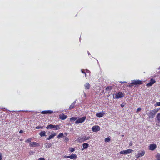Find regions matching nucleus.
I'll use <instances>...</instances> for the list:
<instances>
[{
	"instance_id": "obj_1",
	"label": "nucleus",
	"mask_w": 160,
	"mask_h": 160,
	"mask_svg": "<svg viewBox=\"0 0 160 160\" xmlns=\"http://www.w3.org/2000/svg\"><path fill=\"white\" fill-rule=\"evenodd\" d=\"M160 110V108H158L152 110H151L148 113V115L150 118H153L156 113Z\"/></svg>"
},
{
	"instance_id": "obj_2",
	"label": "nucleus",
	"mask_w": 160,
	"mask_h": 160,
	"mask_svg": "<svg viewBox=\"0 0 160 160\" xmlns=\"http://www.w3.org/2000/svg\"><path fill=\"white\" fill-rule=\"evenodd\" d=\"M90 138V137L88 136L84 135L82 137H79L77 139V141L81 143L84 141L89 140Z\"/></svg>"
},
{
	"instance_id": "obj_3",
	"label": "nucleus",
	"mask_w": 160,
	"mask_h": 160,
	"mask_svg": "<svg viewBox=\"0 0 160 160\" xmlns=\"http://www.w3.org/2000/svg\"><path fill=\"white\" fill-rule=\"evenodd\" d=\"M46 128L47 129H52L54 130H57L60 129V128L59 125H54L52 124H50L48 125L46 127Z\"/></svg>"
},
{
	"instance_id": "obj_4",
	"label": "nucleus",
	"mask_w": 160,
	"mask_h": 160,
	"mask_svg": "<svg viewBox=\"0 0 160 160\" xmlns=\"http://www.w3.org/2000/svg\"><path fill=\"white\" fill-rule=\"evenodd\" d=\"M123 93L122 92H119L116 94H113V98L116 99H119L123 97Z\"/></svg>"
},
{
	"instance_id": "obj_5",
	"label": "nucleus",
	"mask_w": 160,
	"mask_h": 160,
	"mask_svg": "<svg viewBox=\"0 0 160 160\" xmlns=\"http://www.w3.org/2000/svg\"><path fill=\"white\" fill-rule=\"evenodd\" d=\"M133 150L132 149H129L125 150H122L119 152L120 154L126 155L128 154L131 153Z\"/></svg>"
},
{
	"instance_id": "obj_6",
	"label": "nucleus",
	"mask_w": 160,
	"mask_h": 160,
	"mask_svg": "<svg viewBox=\"0 0 160 160\" xmlns=\"http://www.w3.org/2000/svg\"><path fill=\"white\" fill-rule=\"evenodd\" d=\"M138 152L137 154H136L135 155V157L136 158H139L143 156L145 154V152L144 150H142Z\"/></svg>"
},
{
	"instance_id": "obj_7",
	"label": "nucleus",
	"mask_w": 160,
	"mask_h": 160,
	"mask_svg": "<svg viewBox=\"0 0 160 160\" xmlns=\"http://www.w3.org/2000/svg\"><path fill=\"white\" fill-rule=\"evenodd\" d=\"M86 119V117H83L81 118H79L76 120L75 123L76 124H78L83 122Z\"/></svg>"
},
{
	"instance_id": "obj_8",
	"label": "nucleus",
	"mask_w": 160,
	"mask_h": 160,
	"mask_svg": "<svg viewBox=\"0 0 160 160\" xmlns=\"http://www.w3.org/2000/svg\"><path fill=\"white\" fill-rule=\"evenodd\" d=\"M132 83L134 85H137L142 84V81L139 80H133L132 81Z\"/></svg>"
},
{
	"instance_id": "obj_9",
	"label": "nucleus",
	"mask_w": 160,
	"mask_h": 160,
	"mask_svg": "<svg viewBox=\"0 0 160 160\" xmlns=\"http://www.w3.org/2000/svg\"><path fill=\"white\" fill-rule=\"evenodd\" d=\"M92 131L94 132H97L100 130V128L98 125H95L92 128Z\"/></svg>"
},
{
	"instance_id": "obj_10",
	"label": "nucleus",
	"mask_w": 160,
	"mask_h": 160,
	"mask_svg": "<svg viewBox=\"0 0 160 160\" xmlns=\"http://www.w3.org/2000/svg\"><path fill=\"white\" fill-rule=\"evenodd\" d=\"M157 146L155 144H151L149 146L148 148L150 150L153 151L156 148Z\"/></svg>"
},
{
	"instance_id": "obj_11",
	"label": "nucleus",
	"mask_w": 160,
	"mask_h": 160,
	"mask_svg": "<svg viewBox=\"0 0 160 160\" xmlns=\"http://www.w3.org/2000/svg\"><path fill=\"white\" fill-rule=\"evenodd\" d=\"M53 112L51 110H46L43 111L41 112L42 114H49L52 113Z\"/></svg>"
},
{
	"instance_id": "obj_12",
	"label": "nucleus",
	"mask_w": 160,
	"mask_h": 160,
	"mask_svg": "<svg viewBox=\"0 0 160 160\" xmlns=\"http://www.w3.org/2000/svg\"><path fill=\"white\" fill-rule=\"evenodd\" d=\"M156 82V81L155 80L153 79H151L150 80V82L147 84V86L149 87V86H152L153 84L155 82Z\"/></svg>"
},
{
	"instance_id": "obj_13",
	"label": "nucleus",
	"mask_w": 160,
	"mask_h": 160,
	"mask_svg": "<svg viewBox=\"0 0 160 160\" xmlns=\"http://www.w3.org/2000/svg\"><path fill=\"white\" fill-rule=\"evenodd\" d=\"M105 114V112L103 111H102L99 112L97 113L96 114V116L99 118L102 117Z\"/></svg>"
},
{
	"instance_id": "obj_14",
	"label": "nucleus",
	"mask_w": 160,
	"mask_h": 160,
	"mask_svg": "<svg viewBox=\"0 0 160 160\" xmlns=\"http://www.w3.org/2000/svg\"><path fill=\"white\" fill-rule=\"evenodd\" d=\"M56 135V133L54 132H52L51 133V134H50L48 138H47V140H49L51 139H52Z\"/></svg>"
},
{
	"instance_id": "obj_15",
	"label": "nucleus",
	"mask_w": 160,
	"mask_h": 160,
	"mask_svg": "<svg viewBox=\"0 0 160 160\" xmlns=\"http://www.w3.org/2000/svg\"><path fill=\"white\" fill-rule=\"evenodd\" d=\"M69 158L73 160L76 159L77 158V156L76 154H72L70 156Z\"/></svg>"
},
{
	"instance_id": "obj_16",
	"label": "nucleus",
	"mask_w": 160,
	"mask_h": 160,
	"mask_svg": "<svg viewBox=\"0 0 160 160\" xmlns=\"http://www.w3.org/2000/svg\"><path fill=\"white\" fill-rule=\"evenodd\" d=\"M67 116L64 115V114H61L59 115V118L62 120H64L66 119Z\"/></svg>"
},
{
	"instance_id": "obj_17",
	"label": "nucleus",
	"mask_w": 160,
	"mask_h": 160,
	"mask_svg": "<svg viewBox=\"0 0 160 160\" xmlns=\"http://www.w3.org/2000/svg\"><path fill=\"white\" fill-rule=\"evenodd\" d=\"M30 145L32 147H34L38 145V143L36 142H30Z\"/></svg>"
},
{
	"instance_id": "obj_18",
	"label": "nucleus",
	"mask_w": 160,
	"mask_h": 160,
	"mask_svg": "<svg viewBox=\"0 0 160 160\" xmlns=\"http://www.w3.org/2000/svg\"><path fill=\"white\" fill-rule=\"evenodd\" d=\"M84 86L86 89H88L90 88V85L88 83H86Z\"/></svg>"
},
{
	"instance_id": "obj_19",
	"label": "nucleus",
	"mask_w": 160,
	"mask_h": 160,
	"mask_svg": "<svg viewBox=\"0 0 160 160\" xmlns=\"http://www.w3.org/2000/svg\"><path fill=\"white\" fill-rule=\"evenodd\" d=\"M83 149L87 148L89 146V144L87 143H84L82 144Z\"/></svg>"
},
{
	"instance_id": "obj_20",
	"label": "nucleus",
	"mask_w": 160,
	"mask_h": 160,
	"mask_svg": "<svg viewBox=\"0 0 160 160\" xmlns=\"http://www.w3.org/2000/svg\"><path fill=\"white\" fill-rule=\"evenodd\" d=\"M156 118L158 122H160V112L158 113L157 115Z\"/></svg>"
},
{
	"instance_id": "obj_21",
	"label": "nucleus",
	"mask_w": 160,
	"mask_h": 160,
	"mask_svg": "<svg viewBox=\"0 0 160 160\" xmlns=\"http://www.w3.org/2000/svg\"><path fill=\"white\" fill-rule=\"evenodd\" d=\"M75 102H73L70 106L69 107V109H72L74 107L75 105Z\"/></svg>"
},
{
	"instance_id": "obj_22",
	"label": "nucleus",
	"mask_w": 160,
	"mask_h": 160,
	"mask_svg": "<svg viewBox=\"0 0 160 160\" xmlns=\"http://www.w3.org/2000/svg\"><path fill=\"white\" fill-rule=\"evenodd\" d=\"M52 146V144L50 143H47L45 144V147L47 148H50Z\"/></svg>"
},
{
	"instance_id": "obj_23",
	"label": "nucleus",
	"mask_w": 160,
	"mask_h": 160,
	"mask_svg": "<svg viewBox=\"0 0 160 160\" xmlns=\"http://www.w3.org/2000/svg\"><path fill=\"white\" fill-rule=\"evenodd\" d=\"M77 119V117H72L70 118V120L71 121H73L76 120Z\"/></svg>"
},
{
	"instance_id": "obj_24",
	"label": "nucleus",
	"mask_w": 160,
	"mask_h": 160,
	"mask_svg": "<svg viewBox=\"0 0 160 160\" xmlns=\"http://www.w3.org/2000/svg\"><path fill=\"white\" fill-rule=\"evenodd\" d=\"M104 140L105 142H109L110 141V138L109 137H107Z\"/></svg>"
},
{
	"instance_id": "obj_25",
	"label": "nucleus",
	"mask_w": 160,
	"mask_h": 160,
	"mask_svg": "<svg viewBox=\"0 0 160 160\" xmlns=\"http://www.w3.org/2000/svg\"><path fill=\"white\" fill-rule=\"evenodd\" d=\"M46 132L44 131H42L41 132V137L44 136L46 135Z\"/></svg>"
},
{
	"instance_id": "obj_26",
	"label": "nucleus",
	"mask_w": 160,
	"mask_h": 160,
	"mask_svg": "<svg viewBox=\"0 0 160 160\" xmlns=\"http://www.w3.org/2000/svg\"><path fill=\"white\" fill-rule=\"evenodd\" d=\"M63 136V133H61L59 134L58 136V138H62Z\"/></svg>"
},
{
	"instance_id": "obj_27",
	"label": "nucleus",
	"mask_w": 160,
	"mask_h": 160,
	"mask_svg": "<svg viewBox=\"0 0 160 160\" xmlns=\"http://www.w3.org/2000/svg\"><path fill=\"white\" fill-rule=\"evenodd\" d=\"M69 151L71 152H73L75 151V149L72 148H69Z\"/></svg>"
},
{
	"instance_id": "obj_28",
	"label": "nucleus",
	"mask_w": 160,
	"mask_h": 160,
	"mask_svg": "<svg viewBox=\"0 0 160 160\" xmlns=\"http://www.w3.org/2000/svg\"><path fill=\"white\" fill-rule=\"evenodd\" d=\"M155 105V106H160V102H157Z\"/></svg>"
},
{
	"instance_id": "obj_29",
	"label": "nucleus",
	"mask_w": 160,
	"mask_h": 160,
	"mask_svg": "<svg viewBox=\"0 0 160 160\" xmlns=\"http://www.w3.org/2000/svg\"><path fill=\"white\" fill-rule=\"evenodd\" d=\"M134 85L133 83H132V82L130 84H129L128 85H127V86L129 87H132Z\"/></svg>"
},
{
	"instance_id": "obj_30",
	"label": "nucleus",
	"mask_w": 160,
	"mask_h": 160,
	"mask_svg": "<svg viewBox=\"0 0 160 160\" xmlns=\"http://www.w3.org/2000/svg\"><path fill=\"white\" fill-rule=\"evenodd\" d=\"M156 157L157 158H158V159L160 158V154H159V153L157 155Z\"/></svg>"
},
{
	"instance_id": "obj_31",
	"label": "nucleus",
	"mask_w": 160,
	"mask_h": 160,
	"mask_svg": "<svg viewBox=\"0 0 160 160\" xmlns=\"http://www.w3.org/2000/svg\"><path fill=\"white\" fill-rule=\"evenodd\" d=\"M70 157V156H66V155H65V156H64L63 157L64 158H69V157Z\"/></svg>"
},
{
	"instance_id": "obj_32",
	"label": "nucleus",
	"mask_w": 160,
	"mask_h": 160,
	"mask_svg": "<svg viewBox=\"0 0 160 160\" xmlns=\"http://www.w3.org/2000/svg\"><path fill=\"white\" fill-rule=\"evenodd\" d=\"M141 110V108H138L137 110V112H138L139 111H140Z\"/></svg>"
},
{
	"instance_id": "obj_33",
	"label": "nucleus",
	"mask_w": 160,
	"mask_h": 160,
	"mask_svg": "<svg viewBox=\"0 0 160 160\" xmlns=\"http://www.w3.org/2000/svg\"><path fill=\"white\" fill-rule=\"evenodd\" d=\"M31 141V139L29 138L27 140V141H26V142H30Z\"/></svg>"
},
{
	"instance_id": "obj_34",
	"label": "nucleus",
	"mask_w": 160,
	"mask_h": 160,
	"mask_svg": "<svg viewBox=\"0 0 160 160\" xmlns=\"http://www.w3.org/2000/svg\"><path fill=\"white\" fill-rule=\"evenodd\" d=\"M81 72L82 73H83L85 74V76L86 77V73L83 70H81Z\"/></svg>"
},
{
	"instance_id": "obj_35",
	"label": "nucleus",
	"mask_w": 160,
	"mask_h": 160,
	"mask_svg": "<svg viewBox=\"0 0 160 160\" xmlns=\"http://www.w3.org/2000/svg\"><path fill=\"white\" fill-rule=\"evenodd\" d=\"M68 140H69L68 138H65V142H67V141H68Z\"/></svg>"
},
{
	"instance_id": "obj_36",
	"label": "nucleus",
	"mask_w": 160,
	"mask_h": 160,
	"mask_svg": "<svg viewBox=\"0 0 160 160\" xmlns=\"http://www.w3.org/2000/svg\"><path fill=\"white\" fill-rule=\"evenodd\" d=\"M83 95H84V96L85 97H86V94L84 92H83Z\"/></svg>"
},
{
	"instance_id": "obj_37",
	"label": "nucleus",
	"mask_w": 160,
	"mask_h": 160,
	"mask_svg": "<svg viewBox=\"0 0 160 160\" xmlns=\"http://www.w3.org/2000/svg\"><path fill=\"white\" fill-rule=\"evenodd\" d=\"M2 156L1 154H0V160H1L2 159Z\"/></svg>"
},
{
	"instance_id": "obj_38",
	"label": "nucleus",
	"mask_w": 160,
	"mask_h": 160,
	"mask_svg": "<svg viewBox=\"0 0 160 160\" xmlns=\"http://www.w3.org/2000/svg\"><path fill=\"white\" fill-rule=\"evenodd\" d=\"M23 131L22 130H20L19 131V133H22L23 132Z\"/></svg>"
},
{
	"instance_id": "obj_39",
	"label": "nucleus",
	"mask_w": 160,
	"mask_h": 160,
	"mask_svg": "<svg viewBox=\"0 0 160 160\" xmlns=\"http://www.w3.org/2000/svg\"><path fill=\"white\" fill-rule=\"evenodd\" d=\"M36 128L37 129H39L40 128V126H38L37 127H36Z\"/></svg>"
},
{
	"instance_id": "obj_40",
	"label": "nucleus",
	"mask_w": 160,
	"mask_h": 160,
	"mask_svg": "<svg viewBox=\"0 0 160 160\" xmlns=\"http://www.w3.org/2000/svg\"><path fill=\"white\" fill-rule=\"evenodd\" d=\"M124 106V104H122L121 105V106L122 107H123Z\"/></svg>"
},
{
	"instance_id": "obj_41",
	"label": "nucleus",
	"mask_w": 160,
	"mask_h": 160,
	"mask_svg": "<svg viewBox=\"0 0 160 160\" xmlns=\"http://www.w3.org/2000/svg\"><path fill=\"white\" fill-rule=\"evenodd\" d=\"M41 160H45V159L43 158H41Z\"/></svg>"
},
{
	"instance_id": "obj_42",
	"label": "nucleus",
	"mask_w": 160,
	"mask_h": 160,
	"mask_svg": "<svg viewBox=\"0 0 160 160\" xmlns=\"http://www.w3.org/2000/svg\"><path fill=\"white\" fill-rule=\"evenodd\" d=\"M132 145V142H131L130 143L129 145H130V146H131V145Z\"/></svg>"
},
{
	"instance_id": "obj_43",
	"label": "nucleus",
	"mask_w": 160,
	"mask_h": 160,
	"mask_svg": "<svg viewBox=\"0 0 160 160\" xmlns=\"http://www.w3.org/2000/svg\"><path fill=\"white\" fill-rule=\"evenodd\" d=\"M120 82L121 83H126V82Z\"/></svg>"
},
{
	"instance_id": "obj_44",
	"label": "nucleus",
	"mask_w": 160,
	"mask_h": 160,
	"mask_svg": "<svg viewBox=\"0 0 160 160\" xmlns=\"http://www.w3.org/2000/svg\"><path fill=\"white\" fill-rule=\"evenodd\" d=\"M86 71H87V72H90V71H89V70H86Z\"/></svg>"
},
{
	"instance_id": "obj_45",
	"label": "nucleus",
	"mask_w": 160,
	"mask_h": 160,
	"mask_svg": "<svg viewBox=\"0 0 160 160\" xmlns=\"http://www.w3.org/2000/svg\"><path fill=\"white\" fill-rule=\"evenodd\" d=\"M121 136H122V137H124V135H121Z\"/></svg>"
},
{
	"instance_id": "obj_46",
	"label": "nucleus",
	"mask_w": 160,
	"mask_h": 160,
	"mask_svg": "<svg viewBox=\"0 0 160 160\" xmlns=\"http://www.w3.org/2000/svg\"><path fill=\"white\" fill-rule=\"evenodd\" d=\"M88 55H89L90 54L89 52H88Z\"/></svg>"
},
{
	"instance_id": "obj_47",
	"label": "nucleus",
	"mask_w": 160,
	"mask_h": 160,
	"mask_svg": "<svg viewBox=\"0 0 160 160\" xmlns=\"http://www.w3.org/2000/svg\"><path fill=\"white\" fill-rule=\"evenodd\" d=\"M38 160H40V158H39Z\"/></svg>"
},
{
	"instance_id": "obj_48",
	"label": "nucleus",
	"mask_w": 160,
	"mask_h": 160,
	"mask_svg": "<svg viewBox=\"0 0 160 160\" xmlns=\"http://www.w3.org/2000/svg\"><path fill=\"white\" fill-rule=\"evenodd\" d=\"M159 69H160V67H159Z\"/></svg>"
}]
</instances>
